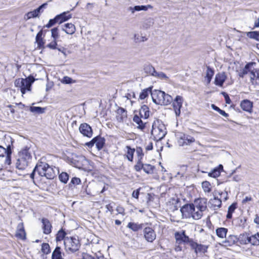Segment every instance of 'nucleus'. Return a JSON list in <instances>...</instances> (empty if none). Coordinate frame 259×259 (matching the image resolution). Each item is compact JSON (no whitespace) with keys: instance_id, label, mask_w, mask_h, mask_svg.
Masks as SVG:
<instances>
[{"instance_id":"1","label":"nucleus","mask_w":259,"mask_h":259,"mask_svg":"<svg viewBox=\"0 0 259 259\" xmlns=\"http://www.w3.org/2000/svg\"><path fill=\"white\" fill-rule=\"evenodd\" d=\"M40 177H45L48 179H53L56 176V172L53 168L47 163L38 161L30 175L32 179H34L35 173Z\"/></svg>"},{"instance_id":"2","label":"nucleus","mask_w":259,"mask_h":259,"mask_svg":"<svg viewBox=\"0 0 259 259\" xmlns=\"http://www.w3.org/2000/svg\"><path fill=\"white\" fill-rule=\"evenodd\" d=\"M32 159L30 148L26 146L18 153V157L16 162V167L20 170L25 169Z\"/></svg>"},{"instance_id":"3","label":"nucleus","mask_w":259,"mask_h":259,"mask_svg":"<svg viewBox=\"0 0 259 259\" xmlns=\"http://www.w3.org/2000/svg\"><path fill=\"white\" fill-rule=\"evenodd\" d=\"M151 97L153 102L158 105H167L173 101L171 96L160 90L153 91Z\"/></svg>"},{"instance_id":"4","label":"nucleus","mask_w":259,"mask_h":259,"mask_svg":"<svg viewBox=\"0 0 259 259\" xmlns=\"http://www.w3.org/2000/svg\"><path fill=\"white\" fill-rule=\"evenodd\" d=\"M165 125L159 120L154 121L152 125L151 135L154 140L158 141L162 140L166 134Z\"/></svg>"},{"instance_id":"5","label":"nucleus","mask_w":259,"mask_h":259,"mask_svg":"<svg viewBox=\"0 0 259 259\" xmlns=\"http://www.w3.org/2000/svg\"><path fill=\"white\" fill-rule=\"evenodd\" d=\"M65 249L68 253H74L79 250L80 244L75 237H66L64 240Z\"/></svg>"},{"instance_id":"6","label":"nucleus","mask_w":259,"mask_h":259,"mask_svg":"<svg viewBox=\"0 0 259 259\" xmlns=\"http://www.w3.org/2000/svg\"><path fill=\"white\" fill-rule=\"evenodd\" d=\"M34 80L35 79L33 76H29L25 79L18 78L16 79L14 84L16 87L20 89L21 92L23 95L26 91H30L31 85Z\"/></svg>"},{"instance_id":"7","label":"nucleus","mask_w":259,"mask_h":259,"mask_svg":"<svg viewBox=\"0 0 259 259\" xmlns=\"http://www.w3.org/2000/svg\"><path fill=\"white\" fill-rule=\"evenodd\" d=\"M11 144L6 145V147H4L0 145V157H4L6 154V157L4 161L5 165H10L11 164V155L12 153V149H13V140L11 138H9Z\"/></svg>"},{"instance_id":"8","label":"nucleus","mask_w":259,"mask_h":259,"mask_svg":"<svg viewBox=\"0 0 259 259\" xmlns=\"http://www.w3.org/2000/svg\"><path fill=\"white\" fill-rule=\"evenodd\" d=\"M72 17V15L70 14L69 11L64 12L52 19H50L49 22L46 25L45 27L50 28L56 24H61L65 21H67Z\"/></svg>"},{"instance_id":"9","label":"nucleus","mask_w":259,"mask_h":259,"mask_svg":"<svg viewBox=\"0 0 259 259\" xmlns=\"http://www.w3.org/2000/svg\"><path fill=\"white\" fill-rule=\"evenodd\" d=\"M175 238L176 243L179 245L189 244L191 245L192 239H190L188 236L186 235L185 230L177 231L175 233Z\"/></svg>"},{"instance_id":"10","label":"nucleus","mask_w":259,"mask_h":259,"mask_svg":"<svg viewBox=\"0 0 259 259\" xmlns=\"http://www.w3.org/2000/svg\"><path fill=\"white\" fill-rule=\"evenodd\" d=\"M105 143V139L98 136L94 138L90 142L86 143L85 145L89 148H92L95 144L97 148L100 150L103 148Z\"/></svg>"},{"instance_id":"11","label":"nucleus","mask_w":259,"mask_h":259,"mask_svg":"<svg viewBox=\"0 0 259 259\" xmlns=\"http://www.w3.org/2000/svg\"><path fill=\"white\" fill-rule=\"evenodd\" d=\"M145 239L148 242L152 243L156 239V234L154 230L151 227H147L143 230Z\"/></svg>"},{"instance_id":"12","label":"nucleus","mask_w":259,"mask_h":259,"mask_svg":"<svg viewBox=\"0 0 259 259\" xmlns=\"http://www.w3.org/2000/svg\"><path fill=\"white\" fill-rule=\"evenodd\" d=\"M256 66L255 62H249L246 64L245 67L238 71V75L240 77L243 78L246 74H251V71L254 70V67Z\"/></svg>"},{"instance_id":"13","label":"nucleus","mask_w":259,"mask_h":259,"mask_svg":"<svg viewBox=\"0 0 259 259\" xmlns=\"http://www.w3.org/2000/svg\"><path fill=\"white\" fill-rule=\"evenodd\" d=\"M180 211L182 216L184 218H190L191 217L193 211H195V207L193 204H187L181 207Z\"/></svg>"},{"instance_id":"14","label":"nucleus","mask_w":259,"mask_h":259,"mask_svg":"<svg viewBox=\"0 0 259 259\" xmlns=\"http://www.w3.org/2000/svg\"><path fill=\"white\" fill-rule=\"evenodd\" d=\"M183 102V97L180 96H177L172 102V106L176 116H179L180 115Z\"/></svg>"},{"instance_id":"15","label":"nucleus","mask_w":259,"mask_h":259,"mask_svg":"<svg viewBox=\"0 0 259 259\" xmlns=\"http://www.w3.org/2000/svg\"><path fill=\"white\" fill-rule=\"evenodd\" d=\"M79 132L84 137L91 138L93 136V130L87 123H81L79 127Z\"/></svg>"},{"instance_id":"16","label":"nucleus","mask_w":259,"mask_h":259,"mask_svg":"<svg viewBox=\"0 0 259 259\" xmlns=\"http://www.w3.org/2000/svg\"><path fill=\"white\" fill-rule=\"evenodd\" d=\"M178 136L179 139V142L180 144H182V145L184 144L189 145L195 141V139L193 137L187 134L181 133Z\"/></svg>"},{"instance_id":"17","label":"nucleus","mask_w":259,"mask_h":259,"mask_svg":"<svg viewBox=\"0 0 259 259\" xmlns=\"http://www.w3.org/2000/svg\"><path fill=\"white\" fill-rule=\"evenodd\" d=\"M194 207L196 209H199L202 211H205L207 208V199L200 198L196 199L194 201Z\"/></svg>"},{"instance_id":"18","label":"nucleus","mask_w":259,"mask_h":259,"mask_svg":"<svg viewBox=\"0 0 259 259\" xmlns=\"http://www.w3.org/2000/svg\"><path fill=\"white\" fill-rule=\"evenodd\" d=\"M190 246L193 249H194L195 252L196 253H205L207 251V249L208 248L207 245L198 244L197 243L194 242L193 240V241H191Z\"/></svg>"},{"instance_id":"19","label":"nucleus","mask_w":259,"mask_h":259,"mask_svg":"<svg viewBox=\"0 0 259 259\" xmlns=\"http://www.w3.org/2000/svg\"><path fill=\"white\" fill-rule=\"evenodd\" d=\"M250 81L253 85H259V68L254 67L250 75Z\"/></svg>"},{"instance_id":"20","label":"nucleus","mask_w":259,"mask_h":259,"mask_svg":"<svg viewBox=\"0 0 259 259\" xmlns=\"http://www.w3.org/2000/svg\"><path fill=\"white\" fill-rule=\"evenodd\" d=\"M226 79L227 76L225 72L218 73L215 76L214 84L216 85L222 87Z\"/></svg>"},{"instance_id":"21","label":"nucleus","mask_w":259,"mask_h":259,"mask_svg":"<svg viewBox=\"0 0 259 259\" xmlns=\"http://www.w3.org/2000/svg\"><path fill=\"white\" fill-rule=\"evenodd\" d=\"M42 223V229L44 233L46 234H49L52 231V225L48 219L43 218L41 220Z\"/></svg>"},{"instance_id":"22","label":"nucleus","mask_w":259,"mask_h":259,"mask_svg":"<svg viewBox=\"0 0 259 259\" xmlns=\"http://www.w3.org/2000/svg\"><path fill=\"white\" fill-rule=\"evenodd\" d=\"M16 236L22 240H24L26 238V233L22 223H19L18 225Z\"/></svg>"},{"instance_id":"23","label":"nucleus","mask_w":259,"mask_h":259,"mask_svg":"<svg viewBox=\"0 0 259 259\" xmlns=\"http://www.w3.org/2000/svg\"><path fill=\"white\" fill-rule=\"evenodd\" d=\"M240 106L244 111L250 112L252 110V103L248 100H244L241 102Z\"/></svg>"},{"instance_id":"24","label":"nucleus","mask_w":259,"mask_h":259,"mask_svg":"<svg viewBox=\"0 0 259 259\" xmlns=\"http://www.w3.org/2000/svg\"><path fill=\"white\" fill-rule=\"evenodd\" d=\"M209 203L211 205V207H212L214 210L220 208L222 205V200L216 197H214L213 199H210Z\"/></svg>"},{"instance_id":"25","label":"nucleus","mask_w":259,"mask_h":259,"mask_svg":"<svg viewBox=\"0 0 259 259\" xmlns=\"http://www.w3.org/2000/svg\"><path fill=\"white\" fill-rule=\"evenodd\" d=\"M139 114L141 117L147 119L149 116V110L148 107L146 105H143L139 110Z\"/></svg>"},{"instance_id":"26","label":"nucleus","mask_w":259,"mask_h":259,"mask_svg":"<svg viewBox=\"0 0 259 259\" xmlns=\"http://www.w3.org/2000/svg\"><path fill=\"white\" fill-rule=\"evenodd\" d=\"M152 9V6L148 5L147 6H136L134 7H130L128 8L129 10H130L132 13L134 14L135 11H147L148 9Z\"/></svg>"},{"instance_id":"27","label":"nucleus","mask_w":259,"mask_h":259,"mask_svg":"<svg viewBox=\"0 0 259 259\" xmlns=\"http://www.w3.org/2000/svg\"><path fill=\"white\" fill-rule=\"evenodd\" d=\"M148 36L146 33H135L134 41L136 43L144 42L147 40Z\"/></svg>"},{"instance_id":"28","label":"nucleus","mask_w":259,"mask_h":259,"mask_svg":"<svg viewBox=\"0 0 259 259\" xmlns=\"http://www.w3.org/2000/svg\"><path fill=\"white\" fill-rule=\"evenodd\" d=\"M44 34V33H37L36 36V43L37 44V48L39 49H42L44 48L45 42L44 39V36H42Z\"/></svg>"},{"instance_id":"29","label":"nucleus","mask_w":259,"mask_h":259,"mask_svg":"<svg viewBox=\"0 0 259 259\" xmlns=\"http://www.w3.org/2000/svg\"><path fill=\"white\" fill-rule=\"evenodd\" d=\"M62 30L65 32H75V27L72 23H66L63 26H61Z\"/></svg>"},{"instance_id":"30","label":"nucleus","mask_w":259,"mask_h":259,"mask_svg":"<svg viewBox=\"0 0 259 259\" xmlns=\"http://www.w3.org/2000/svg\"><path fill=\"white\" fill-rule=\"evenodd\" d=\"M117 113L118 114L117 119L119 121H123V120L127 117L126 111L122 108H119L117 110Z\"/></svg>"},{"instance_id":"31","label":"nucleus","mask_w":259,"mask_h":259,"mask_svg":"<svg viewBox=\"0 0 259 259\" xmlns=\"http://www.w3.org/2000/svg\"><path fill=\"white\" fill-rule=\"evenodd\" d=\"M52 259H64L62 256L61 247L57 246L53 251L52 254Z\"/></svg>"},{"instance_id":"32","label":"nucleus","mask_w":259,"mask_h":259,"mask_svg":"<svg viewBox=\"0 0 259 259\" xmlns=\"http://www.w3.org/2000/svg\"><path fill=\"white\" fill-rule=\"evenodd\" d=\"M223 165L220 164L218 167H215L211 172H209L208 176L213 178H217L220 175L221 170H223Z\"/></svg>"},{"instance_id":"33","label":"nucleus","mask_w":259,"mask_h":259,"mask_svg":"<svg viewBox=\"0 0 259 259\" xmlns=\"http://www.w3.org/2000/svg\"><path fill=\"white\" fill-rule=\"evenodd\" d=\"M238 242V237L235 235H230L225 241L224 243L227 245L232 246Z\"/></svg>"},{"instance_id":"34","label":"nucleus","mask_w":259,"mask_h":259,"mask_svg":"<svg viewBox=\"0 0 259 259\" xmlns=\"http://www.w3.org/2000/svg\"><path fill=\"white\" fill-rule=\"evenodd\" d=\"M215 232L217 235L221 238H226L227 233L228 232V229L225 228L220 227L216 229Z\"/></svg>"},{"instance_id":"35","label":"nucleus","mask_w":259,"mask_h":259,"mask_svg":"<svg viewBox=\"0 0 259 259\" xmlns=\"http://www.w3.org/2000/svg\"><path fill=\"white\" fill-rule=\"evenodd\" d=\"M127 227L133 231L136 232L141 230L143 228V224H138L133 222H130L127 226Z\"/></svg>"},{"instance_id":"36","label":"nucleus","mask_w":259,"mask_h":259,"mask_svg":"<svg viewBox=\"0 0 259 259\" xmlns=\"http://www.w3.org/2000/svg\"><path fill=\"white\" fill-rule=\"evenodd\" d=\"M141 116L139 117L137 115H135L133 117V121L138 125V127L139 128L143 130L145 128V125L141 120Z\"/></svg>"},{"instance_id":"37","label":"nucleus","mask_w":259,"mask_h":259,"mask_svg":"<svg viewBox=\"0 0 259 259\" xmlns=\"http://www.w3.org/2000/svg\"><path fill=\"white\" fill-rule=\"evenodd\" d=\"M153 91H152L151 87L144 89L140 94L139 98L141 100L145 99L148 96L149 94H150L151 95V93Z\"/></svg>"},{"instance_id":"38","label":"nucleus","mask_w":259,"mask_h":259,"mask_svg":"<svg viewBox=\"0 0 259 259\" xmlns=\"http://www.w3.org/2000/svg\"><path fill=\"white\" fill-rule=\"evenodd\" d=\"M66 235V232L63 229H60L56 234V240L57 242L61 241L63 240H65V238L66 237L65 236Z\"/></svg>"},{"instance_id":"39","label":"nucleus","mask_w":259,"mask_h":259,"mask_svg":"<svg viewBox=\"0 0 259 259\" xmlns=\"http://www.w3.org/2000/svg\"><path fill=\"white\" fill-rule=\"evenodd\" d=\"M47 5V3L44 4L34 11H31L34 18L38 17L39 14L42 12V9L45 8Z\"/></svg>"},{"instance_id":"40","label":"nucleus","mask_w":259,"mask_h":259,"mask_svg":"<svg viewBox=\"0 0 259 259\" xmlns=\"http://www.w3.org/2000/svg\"><path fill=\"white\" fill-rule=\"evenodd\" d=\"M144 70L146 73L153 76L156 71L154 67L150 64L145 65L144 66Z\"/></svg>"},{"instance_id":"41","label":"nucleus","mask_w":259,"mask_h":259,"mask_svg":"<svg viewBox=\"0 0 259 259\" xmlns=\"http://www.w3.org/2000/svg\"><path fill=\"white\" fill-rule=\"evenodd\" d=\"M203 212V211L199 209H196V207H195V211H193L191 217L194 220H199L202 217Z\"/></svg>"},{"instance_id":"42","label":"nucleus","mask_w":259,"mask_h":259,"mask_svg":"<svg viewBox=\"0 0 259 259\" xmlns=\"http://www.w3.org/2000/svg\"><path fill=\"white\" fill-rule=\"evenodd\" d=\"M58 33H52V36L54 38V40L47 45V47H48L51 49H56L57 44L55 40L56 38L58 37Z\"/></svg>"},{"instance_id":"43","label":"nucleus","mask_w":259,"mask_h":259,"mask_svg":"<svg viewBox=\"0 0 259 259\" xmlns=\"http://www.w3.org/2000/svg\"><path fill=\"white\" fill-rule=\"evenodd\" d=\"M126 148L127 149L126 155V158L129 161H132L133 160V155L135 150L134 149H132L128 146H126Z\"/></svg>"},{"instance_id":"44","label":"nucleus","mask_w":259,"mask_h":259,"mask_svg":"<svg viewBox=\"0 0 259 259\" xmlns=\"http://www.w3.org/2000/svg\"><path fill=\"white\" fill-rule=\"evenodd\" d=\"M251 244L252 245H259V233L251 235Z\"/></svg>"},{"instance_id":"45","label":"nucleus","mask_w":259,"mask_h":259,"mask_svg":"<svg viewBox=\"0 0 259 259\" xmlns=\"http://www.w3.org/2000/svg\"><path fill=\"white\" fill-rule=\"evenodd\" d=\"M30 110L34 113L42 114L45 112V108L40 107L32 106L30 107Z\"/></svg>"},{"instance_id":"46","label":"nucleus","mask_w":259,"mask_h":259,"mask_svg":"<svg viewBox=\"0 0 259 259\" xmlns=\"http://www.w3.org/2000/svg\"><path fill=\"white\" fill-rule=\"evenodd\" d=\"M248 234L247 233L241 234L238 237V242L241 244H246V239H247Z\"/></svg>"},{"instance_id":"47","label":"nucleus","mask_w":259,"mask_h":259,"mask_svg":"<svg viewBox=\"0 0 259 259\" xmlns=\"http://www.w3.org/2000/svg\"><path fill=\"white\" fill-rule=\"evenodd\" d=\"M214 74V70L211 68L209 66L207 67L206 77L207 79L208 83H209L211 80V78Z\"/></svg>"},{"instance_id":"48","label":"nucleus","mask_w":259,"mask_h":259,"mask_svg":"<svg viewBox=\"0 0 259 259\" xmlns=\"http://www.w3.org/2000/svg\"><path fill=\"white\" fill-rule=\"evenodd\" d=\"M59 179L61 182L66 184L68 181L69 175L65 172H62L59 175Z\"/></svg>"},{"instance_id":"49","label":"nucleus","mask_w":259,"mask_h":259,"mask_svg":"<svg viewBox=\"0 0 259 259\" xmlns=\"http://www.w3.org/2000/svg\"><path fill=\"white\" fill-rule=\"evenodd\" d=\"M154 77H155L157 78L162 79V80H167L168 78V77L166 76V75L164 73L162 72H157L155 71L154 75Z\"/></svg>"},{"instance_id":"50","label":"nucleus","mask_w":259,"mask_h":259,"mask_svg":"<svg viewBox=\"0 0 259 259\" xmlns=\"http://www.w3.org/2000/svg\"><path fill=\"white\" fill-rule=\"evenodd\" d=\"M211 185L208 181H204L202 183V187L205 192H210L211 191Z\"/></svg>"},{"instance_id":"51","label":"nucleus","mask_w":259,"mask_h":259,"mask_svg":"<svg viewBox=\"0 0 259 259\" xmlns=\"http://www.w3.org/2000/svg\"><path fill=\"white\" fill-rule=\"evenodd\" d=\"M41 251L46 254H48L50 253V247L48 243H44L41 245Z\"/></svg>"},{"instance_id":"52","label":"nucleus","mask_w":259,"mask_h":259,"mask_svg":"<svg viewBox=\"0 0 259 259\" xmlns=\"http://www.w3.org/2000/svg\"><path fill=\"white\" fill-rule=\"evenodd\" d=\"M211 107L213 110L218 112L222 116H223L225 117H228L229 116V115L228 113H226L225 111L221 109L220 108H219L218 107H217L215 105L212 104Z\"/></svg>"},{"instance_id":"53","label":"nucleus","mask_w":259,"mask_h":259,"mask_svg":"<svg viewBox=\"0 0 259 259\" xmlns=\"http://www.w3.org/2000/svg\"><path fill=\"white\" fill-rule=\"evenodd\" d=\"M154 167L149 164H145L143 165V170L147 174H151L153 172Z\"/></svg>"},{"instance_id":"54","label":"nucleus","mask_w":259,"mask_h":259,"mask_svg":"<svg viewBox=\"0 0 259 259\" xmlns=\"http://www.w3.org/2000/svg\"><path fill=\"white\" fill-rule=\"evenodd\" d=\"M143 165H144V164H143V163L142 162V160L138 159L137 164L134 166L135 169L137 171H139L142 169L143 168Z\"/></svg>"},{"instance_id":"55","label":"nucleus","mask_w":259,"mask_h":259,"mask_svg":"<svg viewBox=\"0 0 259 259\" xmlns=\"http://www.w3.org/2000/svg\"><path fill=\"white\" fill-rule=\"evenodd\" d=\"M62 82L65 84H70L75 83V81L73 80L71 77L66 76L63 77Z\"/></svg>"},{"instance_id":"56","label":"nucleus","mask_w":259,"mask_h":259,"mask_svg":"<svg viewBox=\"0 0 259 259\" xmlns=\"http://www.w3.org/2000/svg\"><path fill=\"white\" fill-rule=\"evenodd\" d=\"M136 153L137 154L138 159L142 160L144 156V153L143 152V150L141 147L137 148Z\"/></svg>"},{"instance_id":"57","label":"nucleus","mask_w":259,"mask_h":259,"mask_svg":"<svg viewBox=\"0 0 259 259\" xmlns=\"http://www.w3.org/2000/svg\"><path fill=\"white\" fill-rule=\"evenodd\" d=\"M248 38L259 41V33H246Z\"/></svg>"},{"instance_id":"58","label":"nucleus","mask_w":259,"mask_h":259,"mask_svg":"<svg viewBox=\"0 0 259 259\" xmlns=\"http://www.w3.org/2000/svg\"><path fill=\"white\" fill-rule=\"evenodd\" d=\"M81 181L79 178L74 177L71 179V183L73 185H78L80 183Z\"/></svg>"},{"instance_id":"59","label":"nucleus","mask_w":259,"mask_h":259,"mask_svg":"<svg viewBox=\"0 0 259 259\" xmlns=\"http://www.w3.org/2000/svg\"><path fill=\"white\" fill-rule=\"evenodd\" d=\"M236 203H234L232 204L229 206L228 211L233 213L236 208Z\"/></svg>"},{"instance_id":"60","label":"nucleus","mask_w":259,"mask_h":259,"mask_svg":"<svg viewBox=\"0 0 259 259\" xmlns=\"http://www.w3.org/2000/svg\"><path fill=\"white\" fill-rule=\"evenodd\" d=\"M140 188L137 189L136 190H134L132 193V196L135 198L138 199L139 198V195L140 193Z\"/></svg>"},{"instance_id":"61","label":"nucleus","mask_w":259,"mask_h":259,"mask_svg":"<svg viewBox=\"0 0 259 259\" xmlns=\"http://www.w3.org/2000/svg\"><path fill=\"white\" fill-rule=\"evenodd\" d=\"M32 18H34V17L33 16L31 12H28L27 14L25 15L24 17V19L25 20H28Z\"/></svg>"},{"instance_id":"62","label":"nucleus","mask_w":259,"mask_h":259,"mask_svg":"<svg viewBox=\"0 0 259 259\" xmlns=\"http://www.w3.org/2000/svg\"><path fill=\"white\" fill-rule=\"evenodd\" d=\"M223 95L224 96V98H225V99L226 103L227 104H230L231 103V100L230 99L228 95L227 94L225 93H223Z\"/></svg>"},{"instance_id":"63","label":"nucleus","mask_w":259,"mask_h":259,"mask_svg":"<svg viewBox=\"0 0 259 259\" xmlns=\"http://www.w3.org/2000/svg\"><path fill=\"white\" fill-rule=\"evenodd\" d=\"M220 194L221 195L222 197L224 198V199L225 201H226L228 199V193L227 191H225L224 192H222Z\"/></svg>"},{"instance_id":"64","label":"nucleus","mask_w":259,"mask_h":259,"mask_svg":"<svg viewBox=\"0 0 259 259\" xmlns=\"http://www.w3.org/2000/svg\"><path fill=\"white\" fill-rule=\"evenodd\" d=\"M153 149V144L152 142H150L148 145L146 147V150L147 151L151 150Z\"/></svg>"}]
</instances>
